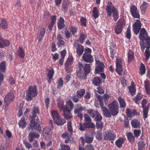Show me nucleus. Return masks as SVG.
<instances>
[{
	"label": "nucleus",
	"mask_w": 150,
	"mask_h": 150,
	"mask_svg": "<svg viewBox=\"0 0 150 150\" xmlns=\"http://www.w3.org/2000/svg\"><path fill=\"white\" fill-rule=\"evenodd\" d=\"M40 112L39 107L36 106H34L31 112L32 115V118H35L37 117V114H39Z\"/></svg>",
	"instance_id": "30"
},
{
	"label": "nucleus",
	"mask_w": 150,
	"mask_h": 150,
	"mask_svg": "<svg viewBox=\"0 0 150 150\" xmlns=\"http://www.w3.org/2000/svg\"><path fill=\"white\" fill-rule=\"evenodd\" d=\"M58 107L60 112L63 111L64 107V101L60 98H58L57 100Z\"/></svg>",
	"instance_id": "27"
},
{
	"label": "nucleus",
	"mask_w": 150,
	"mask_h": 150,
	"mask_svg": "<svg viewBox=\"0 0 150 150\" xmlns=\"http://www.w3.org/2000/svg\"><path fill=\"white\" fill-rule=\"evenodd\" d=\"M128 140L130 142H134L135 140L134 136L131 132L128 133L127 134Z\"/></svg>",
	"instance_id": "43"
},
{
	"label": "nucleus",
	"mask_w": 150,
	"mask_h": 150,
	"mask_svg": "<svg viewBox=\"0 0 150 150\" xmlns=\"http://www.w3.org/2000/svg\"><path fill=\"white\" fill-rule=\"evenodd\" d=\"M140 71V74L142 75L145 74L146 72L145 67L144 65L142 63L141 64V66L139 68Z\"/></svg>",
	"instance_id": "51"
},
{
	"label": "nucleus",
	"mask_w": 150,
	"mask_h": 150,
	"mask_svg": "<svg viewBox=\"0 0 150 150\" xmlns=\"http://www.w3.org/2000/svg\"><path fill=\"white\" fill-rule=\"evenodd\" d=\"M116 138V134L110 130L108 131L105 134L104 139L105 140H109L111 141L114 140Z\"/></svg>",
	"instance_id": "11"
},
{
	"label": "nucleus",
	"mask_w": 150,
	"mask_h": 150,
	"mask_svg": "<svg viewBox=\"0 0 150 150\" xmlns=\"http://www.w3.org/2000/svg\"><path fill=\"white\" fill-rule=\"evenodd\" d=\"M43 136L46 140H48L51 138V132L50 129L48 127H45L43 130Z\"/></svg>",
	"instance_id": "17"
},
{
	"label": "nucleus",
	"mask_w": 150,
	"mask_h": 150,
	"mask_svg": "<svg viewBox=\"0 0 150 150\" xmlns=\"http://www.w3.org/2000/svg\"><path fill=\"white\" fill-rule=\"evenodd\" d=\"M92 83L95 86H98L101 83L100 78L99 77H95L93 79Z\"/></svg>",
	"instance_id": "42"
},
{
	"label": "nucleus",
	"mask_w": 150,
	"mask_h": 150,
	"mask_svg": "<svg viewBox=\"0 0 150 150\" xmlns=\"http://www.w3.org/2000/svg\"><path fill=\"white\" fill-rule=\"evenodd\" d=\"M18 124L19 127L23 129L26 127L27 123L24 117H22L20 120Z\"/></svg>",
	"instance_id": "37"
},
{
	"label": "nucleus",
	"mask_w": 150,
	"mask_h": 150,
	"mask_svg": "<svg viewBox=\"0 0 150 150\" xmlns=\"http://www.w3.org/2000/svg\"><path fill=\"white\" fill-rule=\"evenodd\" d=\"M144 86L146 93L148 95L150 93V82L148 80L144 81Z\"/></svg>",
	"instance_id": "31"
},
{
	"label": "nucleus",
	"mask_w": 150,
	"mask_h": 150,
	"mask_svg": "<svg viewBox=\"0 0 150 150\" xmlns=\"http://www.w3.org/2000/svg\"><path fill=\"white\" fill-rule=\"evenodd\" d=\"M50 99L49 97L45 99L44 102L46 108L47 109L49 107L50 103Z\"/></svg>",
	"instance_id": "58"
},
{
	"label": "nucleus",
	"mask_w": 150,
	"mask_h": 150,
	"mask_svg": "<svg viewBox=\"0 0 150 150\" xmlns=\"http://www.w3.org/2000/svg\"><path fill=\"white\" fill-rule=\"evenodd\" d=\"M126 113L129 117H132L133 114V112L130 109H127Z\"/></svg>",
	"instance_id": "60"
},
{
	"label": "nucleus",
	"mask_w": 150,
	"mask_h": 150,
	"mask_svg": "<svg viewBox=\"0 0 150 150\" xmlns=\"http://www.w3.org/2000/svg\"><path fill=\"white\" fill-rule=\"evenodd\" d=\"M45 33V28H43L40 29V33L39 35V38L43 37Z\"/></svg>",
	"instance_id": "63"
},
{
	"label": "nucleus",
	"mask_w": 150,
	"mask_h": 150,
	"mask_svg": "<svg viewBox=\"0 0 150 150\" xmlns=\"http://www.w3.org/2000/svg\"><path fill=\"white\" fill-rule=\"evenodd\" d=\"M99 102L103 114L106 117H110L111 115L113 116H115L119 113V106L118 102L116 100H114L111 103L108 105V110L106 107L104 106L103 100Z\"/></svg>",
	"instance_id": "1"
},
{
	"label": "nucleus",
	"mask_w": 150,
	"mask_h": 150,
	"mask_svg": "<svg viewBox=\"0 0 150 150\" xmlns=\"http://www.w3.org/2000/svg\"><path fill=\"white\" fill-rule=\"evenodd\" d=\"M57 25L58 29L60 30L64 28L65 27V20L62 17H60L58 20Z\"/></svg>",
	"instance_id": "22"
},
{
	"label": "nucleus",
	"mask_w": 150,
	"mask_h": 150,
	"mask_svg": "<svg viewBox=\"0 0 150 150\" xmlns=\"http://www.w3.org/2000/svg\"><path fill=\"white\" fill-rule=\"evenodd\" d=\"M148 4L145 2H143V3L140 6V8L142 14L144 15L145 13Z\"/></svg>",
	"instance_id": "34"
},
{
	"label": "nucleus",
	"mask_w": 150,
	"mask_h": 150,
	"mask_svg": "<svg viewBox=\"0 0 150 150\" xmlns=\"http://www.w3.org/2000/svg\"><path fill=\"white\" fill-rule=\"evenodd\" d=\"M142 98V96L140 95V93H138L137 94L136 96L134 97L133 100L136 103H137L138 102L140 101Z\"/></svg>",
	"instance_id": "54"
},
{
	"label": "nucleus",
	"mask_w": 150,
	"mask_h": 150,
	"mask_svg": "<svg viewBox=\"0 0 150 150\" xmlns=\"http://www.w3.org/2000/svg\"><path fill=\"white\" fill-rule=\"evenodd\" d=\"M81 67V64H78V70H77L76 76L80 79H86L87 75L83 72Z\"/></svg>",
	"instance_id": "13"
},
{
	"label": "nucleus",
	"mask_w": 150,
	"mask_h": 150,
	"mask_svg": "<svg viewBox=\"0 0 150 150\" xmlns=\"http://www.w3.org/2000/svg\"><path fill=\"white\" fill-rule=\"evenodd\" d=\"M83 110V108L81 105L80 106L79 108H75L74 110V112L75 114H78L79 113Z\"/></svg>",
	"instance_id": "55"
},
{
	"label": "nucleus",
	"mask_w": 150,
	"mask_h": 150,
	"mask_svg": "<svg viewBox=\"0 0 150 150\" xmlns=\"http://www.w3.org/2000/svg\"><path fill=\"white\" fill-rule=\"evenodd\" d=\"M102 130H98L96 132V138L99 140H100L102 138Z\"/></svg>",
	"instance_id": "56"
},
{
	"label": "nucleus",
	"mask_w": 150,
	"mask_h": 150,
	"mask_svg": "<svg viewBox=\"0 0 150 150\" xmlns=\"http://www.w3.org/2000/svg\"><path fill=\"white\" fill-rule=\"evenodd\" d=\"M142 24L139 20H137L132 25L133 30L134 33L137 35L139 33V30L141 29Z\"/></svg>",
	"instance_id": "14"
},
{
	"label": "nucleus",
	"mask_w": 150,
	"mask_h": 150,
	"mask_svg": "<svg viewBox=\"0 0 150 150\" xmlns=\"http://www.w3.org/2000/svg\"><path fill=\"white\" fill-rule=\"evenodd\" d=\"M127 57L128 59V62H131L134 58V54L132 50H129L127 53Z\"/></svg>",
	"instance_id": "39"
},
{
	"label": "nucleus",
	"mask_w": 150,
	"mask_h": 150,
	"mask_svg": "<svg viewBox=\"0 0 150 150\" xmlns=\"http://www.w3.org/2000/svg\"><path fill=\"white\" fill-rule=\"evenodd\" d=\"M140 41L139 44L141 46L142 50L143 51L145 50V48H146L145 50V54L146 60H149L150 55V38H139Z\"/></svg>",
	"instance_id": "3"
},
{
	"label": "nucleus",
	"mask_w": 150,
	"mask_h": 150,
	"mask_svg": "<svg viewBox=\"0 0 150 150\" xmlns=\"http://www.w3.org/2000/svg\"><path fill=\"white\" fill-rule=\"evenodd\" d=\"M106 11L107 16L109 17L112 16L114 20L116 21L118 19V11L115 7L114 5L111 1H109L106 7Z\"/></svg>",
	"instance_id": "2"
},
{
	"label": "nucleus",
	"mask_w": 150,
	"mask_h": 150,
	"mask_svg": "<svg viewBox=\"0 0 150 150\" xmlns=\"http://www.w3.org/2000/svg\"><path fill=\"white\" fill-rule=\"evenodd\" d=\"M110 97V96L108 95V94H105L104 95V97L103 98L104 99V103L105 105L107 104L109 100V99Z\"/></svg>",
	"instance_id": "64"
},
{
	"label": "nucleus",
	"mask_w": 150,
	"mask_h": 150,
	"mask_svg": "<svg viewBox=\"0 0 150 150\" xmlns=\"http://www.w3.org/2000/svg\"><path fill=\"white\" fill-rule=\"evenodd\" d=\"M85 91H86L84 89H80L77 91L76 94L80 98H81L84 96Z\"/></svg>",
	"instance_id": "38"
},
{
	"label": "nucleus",
	"mask_w": 150,
	"mask_h": 150,
	"mask_svg": "<svg viewBox=\"0 0 150 150\" xmlns=\"http://www.w3.org/2000/svg\"><path fill=\"white\" fill-rule=\"evenodd\" d=\"M128 88L129 89V91L132 95V96H133L136 92V88L134 87H132L130 86H129L128 87Z\"/></svg>",
	"instance_id": "62"
},
{
	"label": "nucleus",
	"mask_w": 150,
	"mask_h": 150,
	"mask_svg": "<svg viewBox=\"0 0 150 150\" xmlns=\"http://www.w3.org/2000/svg\"><path fill=\"white\" fill-rule=\"evenodd\" d=\"M149 109V106H146L145 108H143V116L144 120H145L147 117Z\"/></svg>",
	"instance_id": "46"
},
{
	"label": "nucleus",
	"mask_w": 150,
	"mask_h": 150,
	"mask_svg": "<svg viewBox=\"0 0 150 150\" xmlns=\"http://www.w3.org/2000/svg\"><path fill=\"white\" fill-rule=\"evenodd\" d=\"M79 97L77 96L76 94H73L71 97V98L73 101L75 103H77L79 101Z\"/></svg>",
	"instance_id": "53"
},
{
	"label": "nucleus",
	"mask_w": 150,
	"mask_h": 150,
	"mask_svg": "<svg viewBox=\"0 0 150 150\" xmlns=\"http://www.w3.org/2000/svg\"><path fill=\"white\" fill-rule=\"evenodd\" d=\"M84 124H85L86 129L89 128H93L95 127V125L93 123H91L90 122H85Z\"/></svg>",
	"instance_id": "57"
},
{
	"label": "nucleus",
	"mask_w": 150,
	"mask_h": 150,
	"mask_svg": "<svg viewBox=\"0 0 150 150\" xmlns=\"http://www.w3.org/2000/svg\"><path fill=\"white\" fill-rule=\"evenodd\" d=\"M124 21L122 19H120L117 21L115 28V33L119 34L121 33L123 30Z\"/></svg>",
	"instance_id": "9"
},
{
	"label": "nucleus",
	"mask_w": 150,
	"mask_h": 150,
	"mask_svg": "<svg viewBox=\"0 0 150 150\" xmlns=\"http://www.w3.org/2000/svg\"><path fill=\"white\" fill-rule=\"evenodd\" d=\"M6 63L5 61H3L0 64V72L5 73L6 71Z\"/></svg>",
	"instance_id": "41"
},
{
	"label": "nucleus",
	"mask_w": 150,
	"mask_h": 150,
	"mask_svg": "<svg viewBox=\"0 0 150 150\" xmlns=\"http://www.w3.org/2000/svg\"><path fill=\"white\" fill-rule=\"evenodd\" d=\"M54 122L56 124L58 125H62L66 122V120L64 119H63L60 116L56 120H55Z\"/></svg>",
	"instance_id": "32"
},
{
	"label": "nucleus",
	"mask_w": 150,
	"mask_h": 150,
	"mask_svg": "<svg viewBox=\"0 0 150 150\" xmlns=\"http://www.w3.org/2000/svg\"><path fill=\"white\" fill-rule=\"evenodd\" d=\"M72 110L69 109L64 108L63 110V116L66 120H69L73 117L71 111Z\"/></svg>",
	"instance_id": "20"
},
{
	"label": "nucleus",
	"mask_w": 150,
	"mask_h": 150,
	"mask_svg": "<svg viewBox=\"0 0 150 150\" xmlns=\"http://www.w3.org/2000/svg\"><path fill=\"white\" fill-rule=\"evenodd\" d=\"M38 122L35 121V118H32L29 124V127H28L29 130L35 129L38 131H40L41 127L39 124L38 125Z\"/></svg>",
	"instance_id": "7"
},
{
	"label": "nucleus",
	"mask_w": 150,
	"mask_h": 150,
	"mask_svg": "<svg viewBox=\"0 0 150 150\" xmlns=\"http://www.w3.org/2000/svg\"><path fill=\"white\" fill-rule=\"evenodd\" d=\"M17 55L22 58H24L25 56V53L21 47H19L17 51Z\"/></svg>",
	"instance_id": "40"
},
{
	"label": "nucleus",
	"mask_w": 150,
	"mask_h": 150,
	"mask_svg": "<svg viewBox=\"0 0 150 150\" xmlns=\"http://www.w3.org/2000/svg\"><path fill=\"white\" fill-rule=\"evenodd\" d=\"M118 100L120 108L125 109L126 105V103L125 100L121 96H120L118 98Z\"/></svg>",
	"instance_id": "26"
},
{
	"label": "nucleus",
	"mask_w": 150,
	"mask_h": 150,
	"mask_svg": "<svg viewBox=\"0 0 150 150\" xmlns=\"http://www.w3.org/2000/svg\"><path fill=\"white\" fill-rule=\"evenodd\" d=\"M94 138V136L92 134H86L85 135V142L88 143L92 142Z\"/></svg>",
	"instance_id": "29"
},
{
	"label": "nucleus",
	"mask_w": 150,
	"mask_h": 150,
	"mask_svg": "<svg viewBox=\"0 0 150 150\" xmlns=\"http://www.w3.org/2000/svg\"><path fill=\"white\" fill-rule=\"evenodd\" d=\"M39 136V134L38 133L34 132H30L29 134V142H31L33 140L34 138H38Z\"/></svg>",
	"instance_id": "33"
},
{
	"label": "nucleus",
	"mask_w": 150,
	"mask_h": 150,
	"mask_svg": "<svg viewBox=\"0 0 150 150\" xmlns=\"http://www.w3.org/2000/svg\"><path fill=\"white\" fill-rule=\"evenodd\" d=\"M116 70L118 74L120 75L122 74L123 69L122 68V60L120 58L117 59L116 61Z\"/></svg>",
	"instance_id": "15"
},
{
	"label": "nucleus",
	"mask_w": 150,
	"mask_h": 150,
	"mask_svg": "<svg viewBox=\"0 0 150 150\" xmlns=\"http://www.w3.org/2000/svg\"><path fill=\"white\" fill-rule=\"evenodd\" d=\"M81 25L82 26H84L85 27L86 26V19L83 17H81L80 20Z\"/></svg>",
	"instance_id": "59"
},
{
	"label": "nucleus",
	"mask_w": 150,
	"mask_h": 150,
	"mask_svg": "<svg viewBox=\"0 0 150 150\" xmlns=\"http://www.w3.org/2000/svg\"><path fill=\"white\" fill-rule=\"evenodd\" d=\"M100 15V11L97 7L93 8L92 11V17L95 18H97Z\"/></svg>",
	"instance_id": "36"
},
{
	"label": "nucleus",
	"mask_w": 150,
	"mask_h": 150,
	"mask_svg": "<svg viewBox=\"0 0 150 150\" xmlns=\"http://www.w3.org/2000/svg\"><path fill=\"white\" fill-rule=\"evenodd\" d=\"M130 11L132 16L135 18L139 19L140 15L137 7L134 5H133L130 7Z\"/></svg>",
	"instance_id": "12"
},
{
	"label": "nucleus",
	"mask_w": 150,
	"mask_h": 150,
	"mask_svg": "<svg viewBox=\"0 0 150 150\" xmlns=\"http://www.w3.org/2000/svg\"><path fill=\"white\" fill-rule=\"evenodd\" d=\"M72 122L71 121H69L67 122V128L68 131L71 133L73 132V128L72 126Z\"/></svg>",
	"instance_id": "49"
},
{
	"label": "nucleus",
	"mask_w": 150,
	"mask_h": 150,
	"mask_svg": "<svg viewBox=\"0 0 150 150\" xmlns=\"http://www.w3.org/2000/svg\"><path fill=\"white\" fill-rule=\"evenodd\" d=\"M54 121L56 120L60 116L58 114V112L55 110H52L51 113Z\"/></svg>",
	"instance_id": "45"
},
{
	"label": "nucleus",
	"mask_w": 150,
	"mask_h": 150,
	"mask_svg": "<svg viewBox=\"0 0 150 150\" xmlns=\"http://www.w3.org/2000/svg\"><path fill=\"white\" fill-rule=\"evenodd\" d=\"M77 28L75 26H71L70 28V30L73 35H74L75 34L77 33Z\"/></svg>",
	"instance_id": "61"
},
{
	"label": "nucleus",
	"mask_w": 150,
	"mask_h": 150,
	"mask_svg": "<svg viewBox=\"0 0 150 150\" xmlns=\"http://www.w3.org/2000/svg\"><path fill=\"white\" fill-rule=\"evenodd\" d=\"M74 45L76 49V53L77 55L80 56L83 54L84 51V46L80 45L79 41L76 40L74 43Z\"/></svg>",
	"instance_id": "10"
},
{
	"label": "nucleus",
	"mask_w": 150,
	"mask_h": 150,
	"mask_svg": "<svg viewBox=\"0 0 150 150\" xmlns=\"http://www.w3.org/2000/svg\"><path fill=\"white\" fill-rule=\"evenodd\" d=\"M96 66L95 67V73L97 74L104 71V65L103 62L99 60L96 61Z\"/></svg>",
	"instance_id": "16"
},
{
	"label": "nucleus",
	"mask_w": 150,
	"mask_h": 150,
	"mask_svg": "<svg viewBox=\"0 0 150 150\" xmlns=\"http://www.w3.org/2000/svg\"><path fill=\"white\" fill-rule=\"evenodd\" d=\"M131 125L132 127L134 128L139 129L140 128V121L137 119L132 120L131 121Z\"/></svg>",
	"instance_id": "21"
},
{
	"label": "nucleus",
	"mask_w": 150,
	"mask_h": 150,
	"mask_svg": "<svg viewBox=\"0 0 150 150\" xmlns=\"http://www.w3.org/2000/svg\"><path fill=\"white\" fill-rule=\"evenodd\" d=\"M73 58L72 57L68 58L65 63V71L68 73L70 71V69L73 64Z\"/></svg>",
	"instance_id": "18"
},
{
	"label": "nucleus",
	"mask_w": 150,
	"mask_h": 150,
	"mask_svg": "<svg viewBox=\"0 0 150 150\" xmlns=\"http://www.w3.org/2000/svg\"><path fill=\"white\" fill-rule=\"evenodd\" d=\"M38 94V91L36 86H29L26 92V100L28 102L32 100L33 98L37 96Z\"/></svg>",
	"instance_id": "4"
},
{
	"label": "nucleus",
	"mask_w": 150,
	"mask_h": 150,
	"mask_svg": "<svg viewBox=\"0 0 150 150\" xmlns=\"http://www.w3.org/2000/svg\"><path fill=\"white\" fill-rule=\"evenodd\" d=\"M68 4L66 1H64L62 3V5L61 7L62 10L64 13L67 12L68 10Z\"/></svg>",
	"instance_id": "44"
},
{
	"label": "nucleus",
	"mask_w": 150,
	"mask_h": 150,
	"mask_svg": "<svg viewBox=\"0 0 150 150\" xmlns=\"http://www.w3.org/2000/svg\"><path fill=\"white\" fill-rule=\"evenodd\" d=\"M58 41L57 43L59 47H63L64 46V42L61 39V38H57Z\"/></svg>",
	"instance_id": "52"
},
{
	"label": "nucleus",
	"mask_w": 150,
	"mask_h": 150,
	"mask_svg": "<svg viewBox=\"0 0 150 150\" xmlns=\"http://www.w3.org/2000/svg\"><path fill=\"white\" fill-rule=\"evenodd\" d=\"M15 96L12 91L8 92L4 98L5 106H7L15 98Z\"/></svg>",
	"instance_id": "8"
},
{
	"label": "nucleus",
	"mask_w": 150,
	"mask_h": 150,
	"mask_svg": "<svg viewBox=\"0 0 150 150\" xmlns=\"http://www.w3.org/2000/svg\"><path fill=\"white\" fill-rule=\"evenodd\" d=\"M57 88L60 89L63 87L64 84V81L62 78H60L57 81Z\"/></svg>",
	"instance_id": "47"
},
{
	"label": "nucleus",
	"mask_w": 150,
	"mask_h": 150,
	"mask_svg": "<svg viewBox=\"0 0 150 150\" xmlns=\"http://www.w3.org/2000/svg\"><path fill=\"white\" fill-rule=\"evenodd\" d=\"M125 140V138L119 137L115 142V144L116 146L119 148H121Z\"/></svg>",
	"instance_id": "23"
},
{
	"label": "nucleus",
	"mask_w": 150,
	"mask_h": 150,
	"mask_svg": "<svg viewBox=\"0 0 150 150\" xmlns=\"http://www.w3.org/2000/svg\"><path fill=\"white\" fill-rule=\"evenodd\" d=\"M79 65L81 64L82 67L81 69H83L85 73L87 75L90 73L91 71V64H85L83 65L82 63L81 62L78 63Z\"/></svg>",
	"instance_id": "19"
},
{
	"label": "nucleus",
	"mask_w": 150,
	"mask_h": 150,
	"mask_svg": "<svg viewBox=\"0 0 150 150\" xmlns=\"http://www.w3.org/2000/svg\"><path fill=\"white\" fill-rule=\"evenodd\" d=\"M91 50L90 48H88L85 50V52L82 56V59L85 62L92 63L94 61L93 56L91 54Z\"/></svg>",
	"instance_id": "5"
},
{
	"label": "nucleus",
	"mask_w": 150,
	"mask_h": 150,
	"mask_svg": "<svg viewBox=\"0 0 150 150\" xmlns=\"http://www.w3.org/2000/svg\"><path fill=\"white\" fill-rule=\"evenodd\" d=\"M10 42L8 40L0 38V48H3L4 47H7L9 45Z\"/></svg>",
	"instance_id": "24"
},
{
	"label": "nucleus",
	"mask_w": 150,
	"mask_h": 150,
	"mask_svg": "<svg viewBox=\"0 0 150 150\" xmlns=\"http://www.w3.org/2000/svg\"><path fill=\"white\" fill-rule=\"evenodd\" d=\"M139 38H150L148 36L147 32L144 28H143L139 30Z\"/></svg>",
	"instance_id": "28"
},
{
	"label": "nucleus",
	"mask_w": 150,
	"mask_h": 150,
	"mask_svg": "<svg viewBox=\"0 0 150 150\" xmlns=\"http://www.w3.org/2000/svg\"><path fill=\"white\" fill-rule=\"evenodd\" d=\"M96 127L98 129H99L100 130H102L103 127V123L101 121H97L96 123Z\"/></svg>",
	"instance_id": "48"
},
{
	"label": "nucleus",
	"mask_w": 150,
	"mask_h": 150,
	"mask_svg": "<svg viewBox=\"0 0 150 150\" xmlns=\"http://www.w3.org/2000/svg\"><path fill=\"white\" fill-rule=\"evenodd\" d=\"M87 113L92 118H94V120L98 121H101L103 117L100 113L97 110H94L92 109H89L87 110Z\"/></svg>",
	"instance_id": "6"
},
{
	"label": "nucleus",
	"mask_w": 150,
	"mask_h": 150,
	"mask_svg": "<svg viewBox=\"0 0 150 150\" xmlns=\"http://www.w3.org/2000/svg\"><path fill=\"white\" fill-rule=\"evenodd\" d=\"M74 107V104L70 99L68 100L66 102V105L64 108L72 110Z\"/></svg>",
	"instance_id": "25"
},
{
	"label": "nucleus",
	"mask_w": 150,
	"mask_h": 150,
	"mask_svg": "<svg viewBox=\"0 0 150 150\" xmlns=\"http://www.w3.org/2000/svg\"><path fill=\"white\" fill-rule=\"evenodd\" d=\"M138 149V150H145L146 144L144 141H139L137 143Z\"/></svg>",
	"instance_id": "35"
},
{
	"label": "nucleus",
	"mask_w": 150,
	"mask_h": 150,
	"mask_svg": "<svg viewBox=\"0 0 150 150\" xmlns=\"http://www.w3.org/2000/svg\"><path fill=\"white\" fill-rule=\"evenodd\" d=\"M47 71H48L47 76L48 77L53 78V75L54 74V71L53 68L50 69H47Z\"/></svg>",
	"instance_id": "50"
}]
</instances>
